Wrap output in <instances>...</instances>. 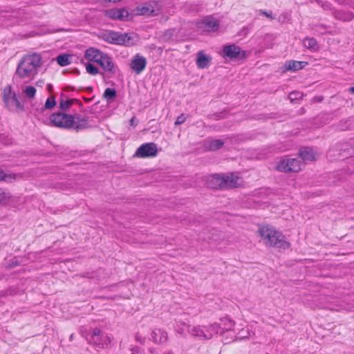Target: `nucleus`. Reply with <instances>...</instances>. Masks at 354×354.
Returning <instances> with one entry per match:
<instances>
[{
	"mask_svg": "<svg viewBox=\"0 0 354 354\" xmlns=\"http://www.w3.org/2000/svg\"><path fill=\"white\" fill-rule=\"evenodd\" d=\"M41 65V57L38 53L24 56L17 64L15 74L19 77L33 78L37 73V69Z\"/></svg>",
	"mask_w": 354,
	"mask_h": 354,
	"instance_id": "1",
	"label": "nucleus"
},
{
	"mask_svg": "<svg viewBox=\"0 0 354 354\" xmlns=\"http://www.w3.org/2000/svg\"><path fill=\"white\" fill-rule=\"evenodd\" d=\"M258 233L264 239L267 245L283 249H288L290 245L286 241L285 236L272 227L263 226L259 227Z\"/></svg>",
	"mask_w": 354,
	"mask_h": 354,
	"instance_id": "2",
	"label": "nucleus"
},
{
	"mask_svg": "<svg viewBox=\"0 0 354 354\" xmlns=\"http://www.w3.org/2000/svg\"><path fill=\"white\" fill-rule=\"evenodd\" d=\"M239 179L233 173L215 174L207 178V186L212 189L236 188L239 186Z\"/></svg>",
	"mask_w": 354,
	"mask_h": 354,
	"instance_id": "3",
	"label": "nucleus"
},
{
	"mask_svg": "<svg viewBox=\"0 0 354 354\" xmlns=\"http://www.w3.org/2000/svg\"><path fill=\"white\" fill-rule=\"evenodd\" d=\"M83 335L89 344H93L97 351L107 348L111 343V339L99 328L85 330Z\"/></svg>",
	"mask_w": 354,
	"mask_h": 354,
	"instance_id": "4",
	"label": "nucleus"
},
{
	"mask_svg": "<svg viewBox=\"0 0 354 354\" xmlns=\"http://www.w3.org/2000/svg\"><path fill=\"white\" fill-rule=\"evenodd\" d=\"M221 325L214 323L207 326H192L189 328V333L194 337L200 340H207L212 338L214 335L218 334Z\"/></svg>",
	"mask_w": 354,
	"mask_h": 354,
	"instance_id": "5",
	"label": "nucleus"
},
{
	"mask_svg": "<svg viewBox=\"0 0 354 354\" xmlns=\"http://www.w3.org/2000/svg\"><path fill=\"white\" fill-rule=\"evenodd\" d=\"M49 120L52 126L63 129H71L75 124V118L73 115L62 111L52 113Z\"/></svg>",
	"mask_w": 354,
	"mask_h": 354,
	"instance_id": "6",
	"label": "nucleus"
},
{
	"mask_svg": "<svg viewBox=\"0 0 354 354\" xmlns=\"http://www.w3.org/2000/svg\"><path fill=\"white\" fill-rule=\"evenodd\" d=\"M3 102L7 109L12 111H24V106L19 101V95L12 92L11 86H7L3 91Z\"/></svg>",
	"mask_w": 354,
	"mask_h": 354,
	"instance_id": "7",
	"label": "nucleus"
},
{
	"mask_svg": "<svg viewBox=\"0 0 354 354\" xmlns=\"http://www.w3.org/2000/svg\"><path fill=\"white\" fill-rule=\"evenodd\" d=\"M221 55L231 61L243 60L246 57V52L236 44H228L223 46Z\"/></svg>",
	"mask_w": 354,
	"mask_h": 354,
	"instance_id": "8",
	"label": "nucleus"
},
{
	"mask_svg": "<svg viewBox=\"0 0 354 354\" xmlns=\"http://www.w3.org/2000/svg\"><path fill=\"white\" fill-rule=\"evenodd\" d=\"M301 161L298 158H288L281 160L276 169L281 172H298L301 170Z\"/></svg>",
	"mask_w": 354,
	"mask_h": 354,
	"instance_id": "9",
	"label": "nucleus"
},
{
	"mask_svg": "<svg viewBox=\"0 0 354 354\" xmlns=\"http://www.w3.org/2000/svg\"><path fill=\"white\" fill-rule=\"evenodd\" d=\"M105 16L113 20L129 21L132 20L131 11L126 8H111L105 11Z\"/></svg>",
	"mask_w": 354,
	"mask_h": 354,
	"instance_id": "10",
	"label": "nucleus"
},
{
	"mask_svg": "<svg viewBox=\"0 0 354 354\" xmlns=\"http://www.w3.org/2000/svg\"><path fill=\"white\" fill-rule=\"evenodd\" d=\"M157 146L153 142L141 145L136 150L134 156L141 158L155 157L157 155Z\"/></svg>",
	"mask_w": 354,
	"mask_h": 354,
	"instance_id": "11",
	"label": "nucleus"
},
{
	"mask_svg": "<svg viewBox=\"0 0 354 354\" xmlns=\"http://www.w3.org/2000/svg\"><path fill=\"white\" fill-rule=\"evenodd\" d=\"M147 64L146 58L137 53L133 57L130 67L136 74H140L145 69Z\"/></svg>",
	"mask_w": 354,
	"mask_h": 354,
	"instance_id": "12",
	"label": "nucleus"
},
{
	"mask_svg": "<svg viewBox=\"0 0 354 354\" xmlns=\"http://www.w3.org/2000/svg\"><path fill=\"white\" fill-rule=\"evenodd\" d=\"M154 12L153 7L151 6L149 3H145L142 6H137L131 10V15L132 16V20L136 16L145 15L151 16Z\"/></svg>",
	"mask_w": 354,
	"mask_h": 354,
	"instance_id": "13",
	"label": "nucleus"
},
{
	"mask_svg": "<svg viewBox=\"0 0 354 354\" xmlns=\"http://www.w3.org/2000/svg\"><path fill=\"white\" fill-rule=\"evenodd\" d=\"M219 22L212 18L207 17L203 19L199 24V28L207 32H214L218 29Z\"/></svg>",
	"mask_w": 354,
	"mask_h": 354,
	"instance_id": "14",
	"label": "nucleus"
},
{
	"mask_svg": "<svg viewBox=\"0 0 354 354\" xmlns=\"http://www.w3.org/2000/svg\"><path fill=\"white\" fill-rule=\"evenodd\" d=\"M102 39L109 44L122 46V32L109 31L103 35Z\"/></svg>",
	"mask_w": 354,
	"mask_h": 354,
	"instance_id": "15",
	"label": "nucleus"
},
{
	"mask_svg": "<svg viewBox=\"0 0 354 354\" xmlns=\"http://www.w3.org/2000/svg\"><path fill=\"white\" fill-rule=\"evenodd\" d=\"M61 100L59 101V109L62 111H67L69 110L71 106L73 104H77L79 106H82L83 104L82 103L77 99L75 98H71L68 100H64V98H66L67 96L64 95V93H61Z\"/></svg>",
	"mask_w": 354,
	"mask_h": 354,
	"instance_id": "16",
	"label": "nucleus"
},
{
	"mask_svg": "<svg viewBox=\"0 0 354 354\" xmlns=\"http://www.w3.org/2000/svg\"><path fill=\"white\" fill-rule=\"evenodd\" d=\"M139 40L138 35L135 32L122 33V46H133L137 44Z\"/></svg>",
	"mask_w": 354,
	"mask_h": 354,
	"instance_id": "17",
	"label": "nucleus"
},
{
	"mask_svg": "<svg viewBox=\"0 0 354 354\" xmlns=\"http://www.w3.org/2000/svg\"><path fill=\"white\" fill-rule=\"evenodd\" d=\"M353 145L354 140L352 139L349 142L337 144L336 147L340 151V155H343L344 153L345 156H353L354 154Z\"/></svg>",
	"mask_w": 354,
	"mask_h": 354,
	"instance_id": "18",
	"label": "nucleus"
},
{
	"mask_svg": "<svg viewBox=\"0 0 354 354\" xmlns=\"http://www.w3.org/2000/svg\"><path fill=\"white\" fill-rule=\"evenodd\" d=\"M224 145V142L220 139H210L204 141L203 146L207 151H216Z\"/></svg>",
	"mask_w": 354,
	"mask_h": 354,
	"instance_id": "19",
	"label": "nucleus"
},
{
	"mask_svg": "<svg viewBox=\"0 0 354 354\" xmlns=\"http://www.w3.org/2000/svg\"><path fill=\"white\" fill-rule=\"evenodd\" d=\"M75 118V124L73 129L76 131L79 132L80 130H83L87 128L88 126V118L87 117H83L80 114L73 115Z\"/></svg>",
	"mask_w": 354,
	"mask_h": 354,
	"instance_id": "20",
	"label": "nucleus"
},
{
	"mask_svg": "<svg viewBox=\"0 0 354 354\" xmlns=\"http://www.w3.org/2000/svg\"><path fill=\"white\" fill-rule=\"evenodd\" d=\"M217 324L221 325V328H220V332L218 334L223 335L225 333L231 331L233 330L234 326L235 325V322L234 320L228 318L223 317L220 319V323H217Z\"/></svg>",
	"mask_w": 354,
	"mask_h": 354,
	"instance_id": "21",
	"label": "nucleus"
},
{
	"mask_svg": "<svg viewBox=\"0 0 354 354\" xmlns=\"http://www.w3.org/2000/svg\"><path fill=\"white\" fill-rule=\"evenodd\" d=\"M101 67L109 75H114L116 73V66L113 63L112 58L109 55L105 57Z\"/></svg>",
	"mask_w": 354,
	"mask_h": 354,
	"instance_id": "22",
	"label": "nucleus"
},
{
	"mask_svg": "<svg viewBox=\"0 0 354 354\" xmlns=\"http://www.w3.org/2000/svg\"><path fill=\"white\" fill-rule=\"evenodd\" d=\"M151 337L156 344H165L167 341V333L160 329H154Z\"/></svg>",
	"mask_w": 354,
	"mask_h": 354,
	"instance_id": "23",
	"label": "nucleus"
},
{
	"mask_svg": "<svg viewBox=\"0 0 354 354\" xmlns=\"http://www.w3.org/2000/svg\"><path fill=\"white\" fill-rule=\"evenodd\" d=\"M211 59L203 51H199L197 54L196 65L199 68H205L209 65Z\"/></svg>",
	"mask_w": 354,
	"mask_h": 354,
	"instance_id": "24",
	"label": "nucleus"
},
{
	"mask_svg": "<svg viewBox=\"0 0 354 354\" xmlns=\"http://www.w3.org/2000/svg\"><path fill=\"white\" fill-rule=\"evenodd\" d=\"M103 52L95 48H89L85 51L84 57L90 62H95Z\"/></svg>",
	"mask_w": 354,
	"mask_h": 354,
	"instance_id": "25",
	"label": "nucleus"
},
{
	"mask_svg": "<svg viewBox=\"0 0 354 354\" xmlns=\"http://www.w3.org/2000/svg\"><path fill=\"white\" fill-rule=\"evenodd\" d=\"M299 157L305 162L315 160L313 150L310 147H303L299 151Z\"/></svg>",
	"mask_w": 354,
	"mask_h": 354,
	"instance_id": "26",
	"label": "nucleus"
},
{
	"mask_svg": "<svg viewBox=\"0 0 354 354\" xmlns=\"http://www.w3.org/2000/svg\"><path fill=\"white\" fill-rule=\"evenodd\" d=\"M306 64L304 62L290 60L285 63V67L288 71H296L303 68Z\"/></svg>",
	"mask_w": 354,
	"mask_h": 354,
	"instance_id": "27",
	"label": "nucleus"
},
{
	"mask_svg": "<svg viewBox=\"0 0 354 354\" xmlns=\"http://www.w3.org/2000/svg\"><path fill=\"white\" fill-rule=\"evenodd\" d=\"M20 176L19 174H6L1 168H0V180H3L7 183H12L17 180V178Z\"/></svg>",
	"mask_w": 354,
	"mask_h": 354,
	"instance_id": "28",
	"label": "nucleus"
},
{
	"mask_svg": "<svg viewBox=\"0 0 354 354\" xmlns=\"http://www.w3.org/2000/svg\"><path fill=\"white\" fill-rule=\"evenodd\" d=\"M117 96V92L115 88H107L105 89L102 97L108 102H111Z\"/></svg>",
	"mask_w": 354,
	"mask_h": 354,
	"instance_id": "29",
	"label": "nucleus"
},
{
	"mask_svg": "<svg viewBox=\"0 0 354 354\" xmlns=\"http://www.w3.org/2000/svg\"><path fill=\"white\" fill-rule=\"evenodd\" d=\"M70 57L71 55L68 54H60L56 57V61L59 66H66L71 64Z\"/></svg>",
	"mask_w": 354,
	"mask_h": 354,
	"instance_id": "30",
	"label": "nucleus"
},
{
	"mask_svg": "<svg viewBox=\"0 0 354 354\" xmlns=\"http://www.w3.org/2000/svg\"><path fill=\"white\" fill-rule=\"evenodd\" d=\"M86 72L91 75H95L100 73L103 75V73L99 71L98 68L91 63L88 62L86 64Z\"/></svg>",
	"mask_w": 354,
	"mask_h": 354,
	"instance_id": "31",
	"label": "nucleus"
},
{
	"mask_svg": "<svg viewBox=\"0 0 354 354\" xmlns=\"http://www.w3.org/2000/svg\"><path fill=\"white\" fill-rule=\"evenodd\" d=\"M338 127L342 131L350 130L352 129V121L351 119L342 120L338 124Z\"/></svg>",
	"mask_w": 354,
	"mask_h": 354,
	"instance_id": "32",
	"label": "nucleus"
},
{
	"mask_svg": "<svg viewBox=\"0 0 354 354\" xmlns=\"http://www.w3.org/2000/svg\"><path fill=\"white\" fill-rule=\"evenodd\" d=\"M304 46L309 49H315L317 45V40L315 38H305L304 40Z\"/></svg>",
	"mask_w": 354,
	"mask_h": 354,
	"instance_id": "33",
	"label": "nucleus"
},
{
	"mask_svg": "<svg viewBox=\"0 0 354 354\" xmlns=\"http://www.w3.org/2000/svg\"><path fill=\"white\" fill-rule=\"evenodd\" d=\"M57 102L55 101V97H48L44 104V106L42 108L44 109H52L56 105Z\"/></svg>",
	"mask_w": 354,
	"mask_h": 354,
	"instance_id": "34",
	"label": "nucleus"
},
{
	"mask_svg": "<svg viewBox=\"0 0 354 354\" xmlns=\"http://www.w3.org/2000/svg\"><path fill=\"white\" fill-rule=\"evenodd\" d=\"M24 93L28 98H33L35 96L36 88L32 86H28L24 90Z\"/></svg>",
	"mask_w": 354,
	"mask_h": 354,
	"instance_id": "35",
	"label": "nucleus"
},
{
	"mask_svg": "<svg viewBox=\"0 0 354 354\" xmlns=\"http://www.w3.org/2000/svg\"><path fill=\"white\" fill-rule=\"evenodd\" d=\"M302 97V93L298 91H293L289 93L288 97L291 101L295 100L301 99Z\"/></svg>",
	"mask_w": 354,
	"mask_h": 354,
	"instance_id": "36",
	"label": "nucleus"
},
{
	"mask_svg": "<svg viewBox=\"0 0 354 354\" xmlns=\"http://www.w3.org/2000/svg\"><path fill=\"white\" fill-rule=\"evenodd\" d=\"M238 337H236V339H242L244 338H248L250 336V332L248 330L242 329L239 333Z\"/></svg>",
	"mask_w": 354,
	"mask_h": 354,
	"instance_id": "37",
	"label": "nucleus"
},
{
	"mask_svg": "<svg viewBox=\"0 0 354 354\" xmlns=\"http://www.w3.org/2000/svg\"><path fill=\"white\" fill-rule=\"evenodd\" d=\"M9 198L8 193L0 189V203H7Z\"/></svg>",
	"mask_w": 354,
	"mask_h": 354,
	"instance_id": "38",
	"label": "nucleus"
},
{
	"mask_svg": "<svg viewBox=\"0 0 354 354\" xmlns=\"http://www.w3.org/2000/svg\"><path fill=\"white\" fill-rule=\"evenodd\" d=\"M185 120H186V117H185V115L184 114H181V115H180L177 118V119H176V122H175V125H176V126H178V125H180V124H181L184 123V122H185Z\"/></svg>",
	"mask_w": 354,
	"mask_h": 354,
	"instance_id": "39",
	"label": "nucleus"
},
{
	"mask_svg": "<svg viewBox=\"0 0 354 354\" xmlns=\"http://www.w3.org/2000/svg\"><path fill=\"white\" fill-rule=\"evenodd\" d=\"M108 55L106 53H103L102 55H101L99 58L97 59V61H95V63L98 64L100 66L102 64V62H104V60L105 59V57L107 56Z\"/></svg>",
	"mask_w": 354,
	"mask_h": 354,
	"instance_id": "40",
	"label": "nucleus"
},
{
	"mask_svg": "<svg viewBox=\"0 0 354 354\" xmlns=\"http://www.w3.org/2000/svg\"><path fill=\"white\" fill-rule=\"evenodd\" d=\"M260 12H261V14L262 15H264L266 17H268V18H270V19H274V17L272 15V11L267 12L266 10H261Z\"/></svg>",
	"mask_w": 354,
	"mask_h": 354,
	"instance_id": "41",
	"label": "nucleus"
},
{
	"mask_svg": "<svg viewBox=\"0 0 354 354\" xmlns=\"http://www.w3.org/2000/svg\"><path fill=\"white\" fill-rule=\"evenodd\" d=\"M249 32L248 27H243L239 32V35L241 36H246Z\"/></svg>",
	"mask_w": 354,
	"mask_h": 354,
	"instance_id": "42",
	"label": "nucleus"
},
{
	"mask_svg": "<svg viewBox=\"0 0 354 354\" xmlns=\"http://www.w3.org/2000/svg\"><path fill=\"white\" fill-rule=\"evenodd\" d=\"M212 117L214 120H220L223 118V113H216L212 115Z\"/></svg>",
	"mask_w": 354,
	"mask_h": 354,
	"instance_id": "43",
	"label": "nucleus"
},
{
	"mask_svg": "<svg viewBox=\"0 0 354 354\" xmlns=\"http://www.w3.org/2000/svg\"><path fill=\"white\" fill-rule=\"evenodd\" d=\"M64 90L65 91H73L74 90V88L71 86H66Z\"/></svg>",
	"mask_w": 354,
	"mask_h": 354,
	"instance_id": "44",
	"label": "nucleus"
},
{
	"mask_svg": "<svg viewBox=\"0 0 354 354\" xmlns=\"http://www.w3.org/2000/svg\"><path fill=\"white\" fill-rule=\"evenodd\" d=\"M135 118H132L130 120L131 125H136V124H134Z\"/></svg>",
	"mask_w": 354,
	"mask_h": 354,
	"instance_id": "45",
	"label": "nucleus"
},
{
	"mask_svg": "<svg viewBox=\"0 0 354 354\" xmlns=\"http://www.w3.org/2000/svg\"><path fill=\"white\" fill-rule=\"evenodd\" d=\"M349 91L354 94V86L349 88Z\"/></svg>",
	"mask_w": 354,
	"mask_h": 354,
	"instance_id": "46",
	"label": "nucleus"
},
{
	"mask_svg": "<svg viewBox=\"0 0 354 354\" xmlns=\"http://www.w3.org/2000/svg\"><path fill=\"white\" fill-rule=\"evenodd\" d=\"M86 90L89 92H92L93 91V87L92 86H88L86 88Z\"/></svg>",
	"mask_w": 354,
	"mask_h": 354,
	"instance_id": "47",
	"label": "nucleus"
},
{
	"mask_svg": "<svg viewBox=\"0 0 354 354\" xmlns=\"http://www.w3.org/2000/svg\"><path fill=\"white\" fill-rule=\"evenodd\" d=\"M164 354H173V352L171 351H166Z\"/></svg>",
	"mask_w": 354,
	"mask_h": 354,
	"instance_id": "48",
	"label": "nucleus"
},
{
	"mask_svg": "<svg viewBox=\"0 0 354 354\" xmlns=\"http://www.w3.org/2000/svg\"><path fill=\"white\" fill-rule=\"evenodd\" d=\"M84 100H85L86 102H88V101H89V100H88V99H86V98H84Z\"/></svg>",
	"mask_w": 354,
	"mask_h": 354,
	"instance_id": "49",
	"label": "nucleus"
}]
</instances>
